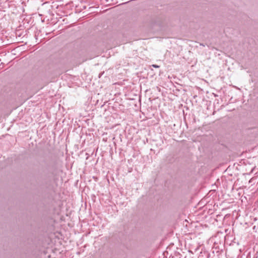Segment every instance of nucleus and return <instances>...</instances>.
<instances>
[{
	"label": "nucleus",
	"mask_w": 258,
	"mask_h": 258,
	"mask_svg": "<svg viewBox=\"0 0 258 258\" xmlns=\"http://www.w3.org/2000/svg\"><path fill=\"white\" fill-rule=\"evenodd\" d=\"M152 67H154V68H159V66H157L156 64H153L152 65Z\"/></svg>",
	"instance_id": "f257e3e1"
}]
</instances>
